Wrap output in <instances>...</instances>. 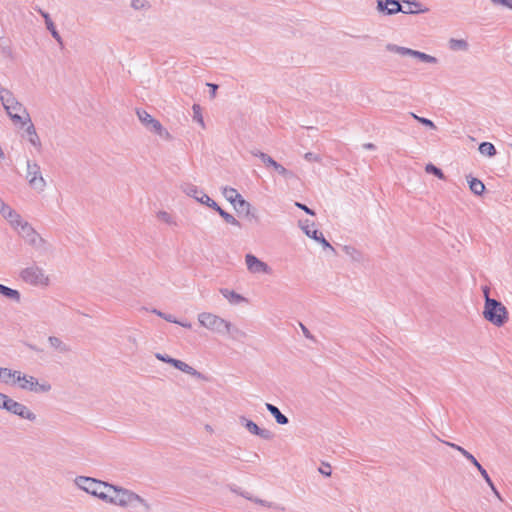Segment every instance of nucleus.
Instances as JSON below:
<instances>
[{
  "mask_svg": "<svg viewBox=\"0 0 512 512\" xmlns=\"http://www.w3.org/2000/svg\"><path fill=\"white\" fill-rule=\"evenodd\" d=\"M0 102L14 125L24 126L30 122V115L25 106L5 87L0 88Z\"/></svg>",
  "mask_w": 512,
  "mask_h": 512,
  "instance_id": "nucleus-1",
  "label": "nucleus"
},
{
  "mask_svg": "<svg viewBox=\"0 0 512 512\" xmlns=\"http://www.w3.org/2000/svg\"><path fill=\"white\" fill-rule=\"evenodd\" d=\"M114 490L116 491V494L113 500V505L122 508H133L136 507L137 505H141L145 509V511H150V504L135 492L120 486H117V489Z\"/></svg>",
  "mask_w": 512,
  "mask_h": 512,
  "instance_id": "nucleus-2",
  "label": "nucleus"
},
{
  "mask_svg": "<svg viewBox=\"0 0 512 512\" xmlns=\"http://www.w3.org/2000/svg\"><path fill=\"white\" fill-rule=\"evenodd\" d=\"M483 316L490 323L501 327L508 320V311L500 301L487 298V301L484 305Z\"/></svg>",
  "mask_w": 512,
  "mask_h": 512,
  "instance_id": "nucleus-3",
  "label": "nucleus"
},
{
  "mask_svg": "<svg viewBox=\"0 0 512 512\" xmlns=\"http://www.w3.org/2000/svg\"><path fill=\"white\" fill-rule=\"evenodd\" d=\"M13 229L28 245H30L35 250H46L45 240L36 232V230L27 221L22 219L19 222V225H15Z\"/></svg>",
  "mask_w": 512,
  "mask_h": 512,
  "instance_id": "nucleus-4",
  "label": "nucleus"
},
{
  "mask_svg": "<svg viewBox=\"0 0 512 512\" xmlns=\"http://www.w3.org/2000/svg\"><path fill=\"white\" fill-rule=\"evenodd\" d=\"M197 319L202 327L214 334L224 335L226 329L229 328V321L210 312L199 313Z\"/></svg>",
  "mask_w": 512,
  "mask_h": 512,
  "instance_id": "nucleus-5",
  "label": "nucleus"
},
{
  "mask_svg": "<svg viewBox=\"0 0 512 512\" xmlns=\"http://www.w3.org/2000/svg\"><path fill=\"white\" fill-rule=\"evenodd\" d=\"M16 383L19 388L33 393H48L52 386L48 381H39L31 375L23 374L19 371L16 375Z\"/></svg>",
  "mask_w": 512,
  "mask_h": 512,
  "instance_id": "nucleus-6",
  "label": "nucleus"
},
{
  "mask_svg": "<svg viewBox=\"0 0 512 512\" xmlns=\"http://www.w3.org/2000/svg\"><path fill=\"white\" fill-rule=\"evenodd\" d=\"M20 278L32 286L46 287L50 284V278L45 270L37 265H31L20 272Z\"/></svg>",
  "mask_w": 512,
  "mask_h": 512,
  "instance_id": "nucleus-7",
  "label": "nucleus"
},
{
  "mask_svg": "<svg viewBox=\"0 0 512 512\" xmlns=\"http://www.w3.org/2000/svg\"><path fill=\"white\" fill-rule=\"evenodd\" d=\"M75 484L83 491L100 499L103 490H109V483L97 480L95 478L78 476Z\"/></svg>",
  "mask_w": 512,
  "mask_h": 512,
  "instance_id": "nucleus-8",
  "label": "nucleus"
},
{
  "mask_svg": "<svg viewBox=\"0 0 512 512\" xmlns=\"http://www.w3.org/2000/svg\"><path fill=\"white\" fill-rule=\"evenodd\" d=\"M385 49L391 53H395V54H398L401 56L415 58L418 61L423 62V63H428V64H437L438 63V59L434 56H431L424 52L413 50V49H410L407 47L399 46L396 44L388 43L385 46Z\"/></svg>",
  "mask_w": 512,
  "mask_h": 512,
  "instance_id": "nucleus-9",
  "label": "nucleus"
},
{
  "mask_svg": "<svg viewBox=\"0 0 512 512\" xmlns=\"http://www.w3.org/2000/svg\"><path fill=\"white\" fill-rule=\"evenodd\" d=\"M26 166V179L29 186L38 192H43L47 186V183L42 176L39 164L35 161L27 160Z\"/></svg>",
  "mask_w": 512,
  "mask_h": 512,
  "instance_id": "nucleus-10",
  "label": "nucleus"
},
{
  "mask_svg": "<svg viewBox=\"0 0 512 512\" xmlns=\"http://www.w3.org/2000/svg\"><path fill=\"white\" fill-rule=\"evenodd\" d=\"M139 121L150 132L159 135L163 139H170L169 132L162 124L145 110L138 109L136 111Z\"/></svg>",
  "mask_w": 512,
  "mask_h": 512,
  "instance_id": "nucleus-11",
  "label": "nucleus"
},
{
  "mask_svg": "<svg viewBox=\"0 0 512 512\" xmlns=\"http://www.w3.org/2000/svg\"><path fill=\"white\" fill-rule=\"evenodd\" d=\"M251 154L255 157H258L261 162L264 164L267 168H272L275 172H277L280 176H282L284 179H292L295 178V174L286 169L283 165L279 164L277 161H275L270 155L261 152L257 149L251 150Z\"/></svg>",
  "mask_w": 512,
  "mask_h": 512,
  "instance_id": "nucleus-12",
  "label": "nucleus"
},
{
  "mask_svg": "<svg viewBox=\"0 0 512 512\" xmlns=\"http://www.w3.org/2000/svg\"><path fill=\"white\" fill-rule=\"evenodd\" d=\"M5 410L13 415L20 417L21 419L28 420L30 422H35L37 420V415L29 407L10 397L6 404Z\"/></svg>",
  "mask_w": 512,
  "mask_h": 512,
  "instance_id": "nucleus-13",
  "label": "nucleus"
},
{
  "mask_svg": "<svg viewBox=\"0 0 512 512\" xmlns=\"http://www.w3.org/2000/svg\"><path fill=\"white\" fill-rule=\"evenodd\" d=\"M245 264L248 272L253 275L272 274V268L267 263L260 260L258 257L251 253L245 255Z\"/></svg>",
  "mask_w": 512,
  "mask_h": 512,
  "instance_id": "nucleus-14",
  "label": "nucleus"
},
{
  "mask_svg": "<svg viewBox=\"0 0 512 512\" xmlns=\"http://www.w3.org/2000/svg\"><path fill=\"white\" fill-rule=\"evenodd\" d=\"M155 357L162 361V362H165V363H168L172 366H174L176 369L188 374V375H191L193 377H197V378H202V374L200 372H198L196 369H194L192 366L188 365L187 363L181 361V360H178V359H174L168 355H165V354H161V353H156L155 354Z\"/></svg>",
  "mask_w": 512,
  "mask_h": 512,
  "instance_id": "nucleus-15",
  "label": "nucleus"
},
{
  "mask_svg": "<svg viewBox=\"0 0 512 512\" xmlns=\"http://www.w3.org/2000/svg\"><path fill=\"white\" fill-rule=\"evenodd\" d=\"M376 11L381 16H393L402 11L399 0H376Z\"/></svg>",
  "mask_w": 512,
  "mask_h": 512,
  "instance_id": "nucleus-16",
  "label": "nucleus"
},
{
  "mask_svg": "<svg viewBox=\"0 0 512 512\" xmlns=\"http://www.w3.org/2000/svg\"><path fill=\"white\" fill-rule=\"evenodd\" d=\"M181 189L187 196L193 197L196 201L200 202L201 204L207 205L208 207H210V204H212V202H215L196 185H193L191 183L183 184L181 186Z\"/></svg>",
  "mask_w": 512,
  "mask_h": 512,
  "instance_id": "nucleus-17",
  "label": "nucleus"
},
{
  "mask_svg": "<svg viewBox=\"0 0 512 512\" xmlns=\"http://www.w3.org/2000/svg\"><path fill=\"white\" fill-rule=\"evenodd\" d=\"M308 221L305 223H301V228L303 232L310 238L314 239L315 241L319 242L324 249H329L332 252H334V248L330 245V243L324 238L321 232H319L317 229H314V224L312 223L311 226L307 224Z\"/></svg>",
  "mask_w": 512,
  "mask_h": 512,
  "instance_id": "nucleus-18",
  "label": "nucleus"
},
{
  "mask_svg": "<svg viewBox=\"0 0 512 512\" xmlns=\"http://www.w3.org/2000/svg\"><path fill=\"white\" fill-rule=\"evenodd\" d=\"M0 214L2 217L8 221L10 226L13 228L15 225H19V222L22 220V217L19 213H17L12 207H10L1 197H0Z\"/></svg>",
  "mask_w": 512,
  "mask_h": 512,
  "instance_id": "nucleus-19",
  "label": "nucleus"
},
{
  "mask_svg": "<svg viewBox=\"0 0 512 512\" xmlns=\"http://www.w3.org/2000/svg\"><path fill=\"white\" fill-rule=\"evenodd\" d=\"M241 424L253 435H257L261 437L262 439L269 440L272 438L273 434L268 429H261L258 427V425L253 422L252 420L247 419L244 416H241L240 418Z\"/></svg>",
  "mask_w": 512,
  "mask_h": 512,
  "instance_id": "nucleus-20",
  "label": "nucleus"
},
{
  "mask_svg": "<svg viewBox=\"0 0 512 512\" xmlns=\"http://www.w3.org/2000/svg\"><path fill=\"white\" fill-rule=\"evenodd\" d=\"M25 126V132L23 134V137L27 139V141L34 146L37 150L41 149V140L36 132L35 126L30 120Z\"/></svg>",
  "mask_w": 512,
  "mask_h": 512,
  "instance_id": "nucleus-21",
  "label": "nucleus"
},
{
  "mask_svg": "<svg viewBox=\"0 0 512 512\" xmlns=\"http://www.w3.org/2000/svg\"><path fill=\"white\" fill-rule=\"evenodd\" d=\"M403 3L407 4L406 8L402 7V13L405 14H417V13H425L428 11V8H422L421 2L417 0H402Z\"/></svg>",
  "mask_w": 512,
  "mask_h": 512,
  "instance_id": "nucleus-22",
  "label": "nucleus"
},
{
  "mask_svg": "<svg viewBox=\"0 0 512 512\" xmlns=\"http://www.w3.org/2000/svg\"><path fill=\"white\" fill-rule=\"evenodd\" d=\"M220 293L222 294V296L224 298H226L228 300V302L230 304L238 305V304L247 302V299L244 296L240 295L239 293H237L233 290H230L227 288H222V289H220Z\"/></svg>",
  "mask_w": 512,
  "mask_h": 512,
  "instance_id": "nucleus-23",
  "label": "nucleus"
},
{
  "mask_svg": "<svg viewBox=\"0 0 512 512\" xmlns=\"http://www.w3.org/2000/svg\"><path fill=\"white\" fill-rule=\"evenodd\" d=\"M210 208L217 211L225 222L240 227V222L233 215L229 214L228 212L224 211L221 207H219V205L216 202H212V204H210Z\"/></svg>",
  "mask_w": 512,
  "mask_h": 512,
  "instance_id": "nucleus-24",
  "label": "nucleus"
},
{
  "mask_svg": "<svg viewBox=\"0 0 512 512\" xmlns=\"http://www.w3.org/2000/svg\"><path fill=\"white\" fill-rule=\"evenodd\" d=\"M48 343L51 348L56 350L59 353H67L70 351L69 345L64 343L60 338L56 336H49L48 337Z\"/></svg>",
  "mask_w": 512,
  "mask_h": 512,
  "instance_id": "nucleus-25",
  "label": "nucleus"
},
{
  "mask_svg": "<svg viewBox=\"0 0 512 512\" xmlns=\"http://www.w3.org/2000/svg\"><path fill=\"white\" fill-rule=\"evenodd\" d=\"M0 294L16 303H19L21 300V294L18 290L12 289L3 284H0Z\"/></svg>",
  "mask_w": 512,
  "mask_h": 512,
  "instance_id": "nucleus-26",
  "label": "nucleus"
},
{
  "mask_svg": "<svg viewBox=\"0 0 512 512\" xmlns=\"http://www.w3.org/2000/svg\"><path fill=\"white\" fill-rule=\"evenodd\" d=\"M448 47L451 51H462L467 52L469 50V44L464 39L451 38L448 41Z\"/></svg>",
  "mask_w": 512,
  "mask_h": 512,
  "instance_id": "nucleus-27",
  "label": "nucleus"
},
{
  "mask_svg": "<svg viewBox=\"0 0 512 512\" xmlns=\"http://www.w3.org/2000/svg\"><path fill=\"white\" fill-rule=\"evenodd\" d=\"M343 252L347 255L352 261L361 263L364 260L363 254L357 248L349 245H345L342 247Z\"/></svg>",
  "mask_w": 512,
  "mask_h": 512,
  "instance_id": "nucleus-28",
  "label": "nucleus"
},
{
  "mask_svg": "<svg viewBox=\"0 0 512 512\" xmlns=\"http://www.w3.org/2000/svg\"><path fill=\"white\" fill-rule=\"evenodd\" d=\"M266 409L274 416L276 422L280 425L288 424V418L273 404L266 403Z\"/></svg>",
  "mask_w": 512,
  "mask_h": 512,
  "instance_id": "nucleus-29",
  "label": "nucleus"
},
{
  "mask_svg": "<svg viewBox=\"0 0 512 512\" xmlns=\"http://www.w3.org/2000/svg\"><path fill=\"white\" fill-rule=\"evenodd\" d=\"M19 371H12L8 368L0 367V380L6 384H16V375Z\"/></svg>",
  "mask_w": 512,
  "mask_h": 512,
  "instance_id": "nucleus-30",
  "label": "nucleus"
},
{
  "mask_svg": "<svg viewBox=\"0 0 512 512\" xmlns=\"http://www.w3.org/2000/svg\"><path fill=\"white\" fill-rule=\"evenodd\" d=\"M224 335L229 336L233 340H241L247 337L246 332L234 326L230 321L229 328L226 329Z\"/></svg>",
  "mask_w": 512,
  "mask_h": 512,
  "instance_id": "nucleus-31",
  "label": "nucleus"
},
{
  "mask_svg": "<svg viewBox=\"0 0 512 512\" xmlns=\"http://www.w3.org/2000/svg\"><path fill=\"white\" fill-rule=\"evenodd\" d=\"M222 194L224 198L229 201L233 206L236 208V202L238 199L241 198V195L238 193V191L231 187H224L222 190Z\"/></svg>",
  "mask_w": 512,
  "mask_h": 512,
  "instance_id": "nucleus-32",
  "label": "nucleus"
},
{
  "mask_svg": "<svg viewBox=\"0 0 512 512\" xmlns=\"http://www.w3.org/2000/svg\"><path fill=\"white\" fill-rule=\"evenodd\" d=\"M444 443L446 445L450 446L451 448L459 451L464 456V458H466L468 461H470L474 466H476L479 463L477 461V459L470 452L465 450L463 447H461L455 443H451V442H447V441H444Z\"/></svg>",
  "mask_w": 512,
  "mask_h": 512,
  "instance_id": "nucleus-33",
  "label": "nucleus"
},
{
  "mask_svg": "<svg viewBox=\"0 0 512 512\" xmlns=\"http://www.w3.org/2000/svg\"><path fill=\"white\" fill-rule=\"evenodd\" d=\"M468 184H469L470 190L475 195H482V193L485 190V185L483 184V182L481 180H479L477 178L471 177L470 179H468Z\"/></svg>",
  "mask_w": 512,
  "mask_h": 512,
  "instance_id": "nucleus-34",
  "label": "nucleus"
},
{
  "mask_svg": "<svg viewBox=\"0 0 512 512\" xmlns=\"http://www.w3.org/2000/svg\"><path fill=\"white\" fill-rule=\"evenodd\" d=\"M479 152L488 157H494L497 153L495 146L490 142H482L479 145Z\"/></svg>",
  "mask_w": 512,
  "mask_h": 512,
  "instance_id": "nucleus-35",
  "label": "nucleus"
},
{
  "mask_svg": "<svg viewBox=\"0 0 512 512\" xmlns=\"http://www.w3.org/2000/svg\"><path fill=\"white\" fill-rule=\"evenodd\" d=\"M109 488V490H103L100 499L106 503L113 504V500L116 494V491L114 489H117V486L109 484Z\"/></svg>",
  "mask_w": 512,
  "mask_h": 512,
  "instance_id": "nucleus-36",
  "label": "nucleus"
},
{
  "mask_svg": "<svg viewBox=\"0 0 512 512\" xmlns=\"http://www.w3.org/2000/svg\"><path fill=\"white\" fill-rule=\"evenodd\" d=\"M157 218H158V220H160L168 225H172V226L177 225L174 217L166 211H159L157 213Z\"/></svg>",
  "mask_w": 512,
  "mask_h": 512,
  "instance_id": "nucleus-37",
  "label": "nucleus"
},
{
  "mask_svg": "<svg viewBox=\"0 0 512 512\" xmlns=\"http://www.w3.org/2000/svg\"><path fill=\"white\" fill-rule=\"evenodd\" d=\"M131 7L134 10L140 11V10H146V9L150 8V4L147 0H132Z\"/></svg>",
  "mask_w": 512,
  "mask_h": 512,
  "instance_id": "nucleus-38",
  "label": "nucleus"
},
{
  "mask_svg": "<svg viewBox=\"0 0 512 512\" xmlns=\"http://www.w3.org/2000/svg\"><path fill=\"white\" fill-rule=\"evenodd\" d=\"M425 171L427 173H430V174H433L435 175L436 177H438L439 179H444V174L442 172L441 169H439L438 167H436L435 165L433 164H427L426 167H425Z\"/></svg>",
  "mask_w": 512,
  "mask_h": 512,
  "instance_id": "nucleus-39",
  "label": "nucleus"
},
{
  "mask_svg": "<svg viewBox=\"0 0 512 512\" xmlns=\"http://www.w3.org/2000/svg\"><path fill=\"white\" fill-rule=\"evenodd\" d=\"M46 28L50 31V33H51L52 37H53V38H54L58 43L62 44V38H61V36H60L59 32L56 30V27H55V25H54L53 21H52V22H50V23H48V24L46 25Z\"/></svg>",
  "mask_w": 512,
  "mask_h": 512,
  "instance_id": "nucleus-40",
  "label": "nucleus"
},
{
  "mask_svg": "<svg viewBox=\"0 0 512 512\" xmlns=\"http://www.w3.org/2000/svg\"><path fill=\"white\" fill-rule=\"evenodd\" d=\"M412 117L414 119H416L419 123H421L422 125L426 126V127H429L430 129H436V126L435 124L427 119V118H424V117H420V116H417L416 114L414 113H411Z\"/></svg>",
  "mask_w": 512,
  "mask_h": 512,
  "instance_id": "nucleus-41",
  "label": "nucleus"
},
{
  "mask_svg": "<svg viewBox=\"0 0 512 512\" xmlns=\"http://www.w3.org/2000/svg\"><path fill=\"white\" fill-rule=\"evenodd\" d=\"M475 467L478 469V471L480 472L481 476L483 477L485 482L488 484V486L493 487V482H492L490 476L488 475L487 471L482 467V465L480 463H478Z\"/></svg>",
  "mask_w": 512,
  "mask_h": 512,
  "instance_id": "nucleus-42",
  "label": "nucleus"
},
{
  "mask_svg": "<svg viewBox=\"0 0 512 512\" xmlns=\"http://www.w3.org/2000/svg\"><path fill=\"white\" fill-rule=\"evenodd\" d=\"M236 205H237L236 209L245 210L246 213L249 214L251 205L249 202L244 200L242 196L240 199L237 200Z\"/></svg>",
  "mask_w": 512,
  "mask_h": 512,
  "instance_id": "nucleus-43",
  "label": "nucleus"
},
{
  "mask_svg": "<svg viewBox=\"0 0 512 512\" xmlns=\"http://www.w3.org/2000/svg\"><path fill=\"white\" fill-rule=\"evenodd\" d=\"M152 312L170 323L177 322V319L172 314H166L157 309H153Z\"/></svg>",
  "mask_w": 512,
  "mask_h": 512,
  "instance_id": "nucleus-44",
  "label": "nucleus"
},
{
  "mask_svg": "<svg viewBox=\"0 0 512 512\" xmlns=\"http://www.w3.org/2000/svg\"><path fill=\"white\" fill-rule=\"evenodd\" d=\"M496 6H502L512 10V0H490Z\"/></svg>",
  "mask_w": 512,
  "mask_h": 512,
  "instance_id": "nucleus-45",
  "label": "nucleus"
},
{
  "mask_svg": "<svg viewBox=\"0 0 512 512\" xmlns=\"http://www.w3.org/2000/svg\"><path fill=\"white\" fill-rule=\"evenodd\" d=\"M193 111H194V119L201 124V126H204L203 117L200 112L199 105H193Z\"/></svg>",
  "mask_w": 512,
  "mask_h": 512,
  "instance_id": "nucleus-46",
  "label": "nucleus"
},
{
  "mask_svg": "<svg viewBox=\"0 0 512 512\" xmlns=\"http://www.w3.org/2000/svg\"><path fill=\"white\" fill-rule=\"evenodd\" d=\"M304 158L305 160L309 161V162H321V157L320 155L318 154H314L312 152H307L305 155H304Z\"/></svg>",
  "mask_w": 512,
  "mask_h": 512,
  "instance_id": "nucleus-47",
  "label": "nucleus"
},
{
  "mask_svg": "<svg viewBox=\"0 0 512 512\" xmlns=\"http://www.w3.org/2000/svg\"><path fill=\"white\" fill-rule=\"evenodd\" d=\"M253 502H254V503H256V504H259V505H262V506L268 507V508H276V506H275L273 503L268 502V501H266V500H262V499L257 498V497H255V498L253 499Z\"/></svg>",
  "mask_w": 512,
  "mask_h": 512,
  "instance_id": "nucleus-48",
  "label": "nucleus"
},
{
  "mask_svg": "<svg viewBox=\"0 0 512 512\" xmlns=\"http://www.w3.org/2000/svg\"><path fill=\"white\" fill-rule=\"evenodd\" d=\"M319 472L323 474L324 476H330L331 475V466L329 464L323 463V467L319 468Z\"/></svg>",
  "mask_w": 512,
  "mask_h": 512,
  "instance_id": "nucleus-49",
  "label": "nucleus"
},
{
  "mask_svg": "<svg viewBox=\"0 0 512 512\" xmlns=\"http://www.w3.org/2000/svg\"><path fill=\"white\" fill-rule=\"evenodd\" d=\"M300 328L303 332V335L307 338V339H310V340H314V336L310 333V331L308 330V328L303 325L302 323H300Z\"/></svg>",
  "mask_w": 512,
  "mask_h": 512,
  "instance_id": "nucleus-50",
  "label": "nucleus"
},
{
  "mask_svg": "<svg viewBox=\"0 0 512 512\" xmlns=\"http://www.w3.org/2000/svg\"><path fill=\"white\" fill-rule=\"evenodd\" d=\"M295 206L300 208L301 210L305 211L307 214H310V215L315 214L313 210H311L310 208H308L306 205H304L302 203L296 202Z\"/></svg>",
  "mask_w": 512,
  "mask_h": 512,
  "instance_id": "nucleus-51",
  "label": "nucleus"
},
{
  "mask_svg": "<svg viewBox=\"0 0 512 512\" xmlns=\"http://www.w3.org/2000/svg\"><path fill=\"white\" fill-rule=\"evenodd\" d=\"M9 396L0 392V408L5 409Z\"/></svg>",
  "mask_w": 512,
  "mask_h": 512,
  "instance_id": "nucleus-52",
  "label": "nucleus"
},
{
  "mask_svg": "<svg viewBox=\"0 0 512 512\" xmlns=\"http://www.w3.org/2000/svg\"><path fill=\"white\" fill-rule=\"evenodd\" d=\"M207 86L210 88V96H211V98H214L216 96L218 85L212 84V83H208Z\"/></svg>",
  "mask_w": 512,
  "mask_h": 512,
  "instance_id": "nucleus-53",
  "label": "nucleus"
},
{
  "mask_svg": "<svg viewBox=\"0 0 512 512\" xmlns=\"http://www.w3.org/2000/svg\"><path fill=\"white\" fill-rule=\"evenodd\" d=\"M236 492H237L240 496H242V497H244V498H246V499H248V500H250V501H252V502H253V499L255 498V497H253L250 493H248V492H246V491H240V492L236 491Z\"/></svg>",
  "mask_w": 512,
  "mask_h": 512,
  "instance_id": "nucleus-54",
  "label": "nucleus"
},
{
  "mask_svg": "<svg viewBox=\"0 0 512 512\" xmlns=\"http://www.w3.org/2000/svg\"><path fill=\"white\" fill-rule=\"evenodd\" d=\"M42 17L44 18L45 20V24L47 25L48 23L52 22L50 16L48 13L44 12V11H40Z\"/></svg>",
  "mask_w": 512,
  "mask_h": 512,
  "instance_id": "nucleus-55",
  "label": "nucleus"
},
{
  "mask_svg": "<svg viewBox=\"0 0 512 512\" xmlns=\"http://www.w3.org/2000/svg\"><path fill=\"white\" fill-rule=\"evenodd\" d=\"M175 324H178L182 327H185V328H191V324L189 322H183V321H179L177 320V322H174Z\"/></svg>",
  "mask_w": 512,
  "mask_h": 512,
  "instance_id": "nucleus-56",
  "label": "nucleus"
},
{
  "mask_svg": "<svg viewBox=\"0 0 512 512\" xmlns=\"http://www.w3.org/2000/svg\"><path fill=\"white\" fill-rule=\"evenodd\" d=\"M491 490L493 491V494L499 499V500H502V497L500 495V493L498 492V490L496 489L495 485L493 484V487H490Z\"/></svg>",
  "mask_w": 512,
  "mask_h": 512,
  "instance_id": "nucleus-57",
  "label": "nucleus"
},
{
  "mask_svg": "<svg viewBox=\"0 0 512 512\" xmlns=\"http://www.w3.org/2000/svg\"><path fill=\"white\" fill-rule=\"evenodd\" d=\"M363 148L367 149V150H374L376 148V146L374 144H372V143H365L363 145Z\"/></svg>",
  "mask_w": 512,
  "mask_h": 512,
  "instance_id": "nucleus-58",
  "label": "nucleus"
},
{
  "mask_svg": "<svg viewBox=\"0 0 512 512\" xmlns=\"http://www.w3.org/2000/svg\"><path fill=\"white\" fill-rule=\"evenodd\" d=\"M489 293H490V289L486 286L483 288V294H484V297H485V302L487 301V298H490L489 297Z\"/></svg>",
  "mask_w": 512,
  "mask_h": 512,
  "instance_id": "nucleus-59",
  "label": "nucleus"
}]
</instances>
